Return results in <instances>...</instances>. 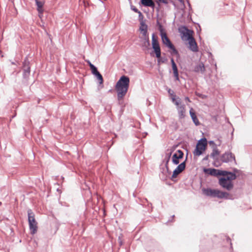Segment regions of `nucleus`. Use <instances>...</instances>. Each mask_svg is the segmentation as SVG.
Listing matches in <instances>:
<instances>
[{
    "label": "nucleus",
    "instance_id": "f257e3e1",
    "mask_svg": "<svg viewBox=\"0 0 252 252\" xmlns=\"http://www.w3.org/2000/svg\"><path fill=\"white\" fill-rule=\"evenodd\" d=\"M181 34V38L183 40L189 41V49L193 52L198 51V46L195 39L193 37V31L189 29L186 26H183L178 29Z\"/></svg>",
    "mask_w": 252,
    "mask_h": 252
},
{
    "label": "nucleus",
    "instance_id": "f03ea898",
    "mask_svg": "<svg viewBox=\"0 0 252 252\" xmlns=\"http://www.w3.org/2000/svg\"><path fill=\"white\" fill-rule=\"evenodd\" d=\"M130 80L128 76L122 75L116 83L115 90L117 93V97L119 100L123 98L126 94L129 86Z\"/></svg>",
    "mask_w": 252,
    "mask_h": 252
},
{
    "label": "nucleus",
    "instance_id": "7ed1b4c3",
    "mask_svg": "<svg viewBox=\"0 0 252 252\" xmlns=\"http://www.w3.org/2000/svg\"><path fill=\"white\" fill-rule=\"evenodd\" d=\"M28 222L31 234H34L37 230V222L34 217V214L31 209L28 210Z\"/></svg>",
    "mask_w": 252,
    "mask_h": 252
},
{
    "label": "nucleus",
    "instance_id": "20e7f679",
    "mask_svg": "<svg viewBox=\"0 0 252 252\" xmlns=\"http://www.w3.org/2000/svg\"><path fill=\"white\" fill-rule=\"evenodd\" d=\"M207 146V140L205 137L198 140L193 153L195 156H200L206 150Z\"/></svg>",
    "mask_w": 252,
    "mask_h": 252
},
{
    "label": "nucleus",
    "instance_id": "39448f33",
    "mask_svg": "<svg viewBox=\"0 0 252 252\" xmlns=\"http://www.w3.org/2000/svg\"><path fill=\"white\" fill-rule=\"evenodd\" d=\"M220 161L231 165L237 164L234 154L229 151L225 152L221 154L220 156Z\"/></svg>",
    "mask_w": 252,
    "mask_h": 252
},
{
    "label": "nucleus",
    "instance_id": "423d86ee",
    "mask_svg": "<svg viewBox=\"0 0 252 252\" xmlns=\"http://www.w3.org/2000/svg\"><path fill=\"white\" fill-rule=\"evenodd\" d=\"M152 45L156 57L158 58V62H159L161 55V50L157 38L156 37L154 33L152 36Z\"/></svg>",
    "mask_w": 252,
    "mask_h": 252
},
{
    "label": "nucleus",
    "instance_id": "0eeeda50",
    "mask_svg": "<svg viewBox=\"0 0 252 252\" xmlns=\"http://www.w3.org/2000/svg\"><path fill=\"white\" fill-rule=\"evenodd\" d=\"M219 183L221 187L228 190H231L233 187L232 182L227 180L225 177L220 178Z\"/></svg>",
    "mask_w": 252,
    "mask_h": 252
},
{
    "label": "nucleus",
    "instance_id": "6e6552de",
    "mask_svg": "<svg viewBox=\"0 0 252 252\" xmlns=\"http://www.w3.org/2000/svg\"><path fill=\"white\" fill-rule=\"evenodd\" d=\"M188 156V155H187ZM187 160V157H186V159L184 161L179 164L175 169L173 171L172 175V178H175L177 176L182 173L186 168V162Z\"/></svg>",
    "mask_w": 252,
    "mask_h": 252
},
{
    "label": "nucleus",
    "instance_id": "1a4fd4ad",
    "mask_svg": "<svg viewBox=\"0 0 252 252\" xmlns=\"http://www.w3.org/2000/svg\"><path fill=\"white\" fill-rule=\"evenodd\" d=\"M178 99L179 100L176 101L175 102V104L177 106V110H178V113L179 118L180 119H184L185 117V114H186V109H185V105H182L180 106L179 105V104L181 103L180 99L178 97Z\"/></svg>",
    "mask_w": 252,
    "mask_h": 252
},
{
    "label": "nucleus",
    "instance_id": "9d476101",
    "mask_svg": "<svg viewBox=\"0 0 252 252\" xmlns=\"http://www.w3.org/2000/svg\"><path fill=\"white\" fill-rule=\"evenodd\" d=\"M220 154V152L219 149L217 148V147L214 146L213 147V151L211 154H210V157L212 158L214 160V165L216 167H218L220 164L219 163V159L217 158V156H219Z\"/></svg>",
    "mask_w": 252,
    "mask_h": 252
},
{
    "label": "nucleus",
    "instance_id": "9b49d317",
    "mask_svg": "<svg viewBox=\"0 0 252 252\" xmlns=\"http://www.w3.org/2000/svg\"><path fill=\"white\" fill-rule=\"evenodd\" d=\"M184 153L181 150H178L173 155L172 161L173 164L178 165L180 163L179 160L183 158Z\"/></svg>",
    "mask_w": 252,
    "mask_h": 252
},
{
    "label": "nucleus",
    "instance_id": "f8f14e48",
    "mask_svg": "<svg viewBox=\"0 0 252 252\" xmlns=\"http://www.w3.org/2000/svg\"><path fill=\"white\" fill-rule=\"evenodd\" d=\"M216 194L215 196V197H218L219 198H225V199H233L236 197H233L232 194H230V193L224 192V191H221L218 189H216Z\"/></svg>",
    "mask_w": 252,
    "mask_h": 252
},
{
    "label": "nucleus",
    "instance_id": "ddd939ff",
    "mask_svg": "<svg viewBox=\"0 0 252 252\" xmlns=\"http://www.w3.org/2000/svg\"><path fill=\"white\" fill-rule=\"evenodd\" d=\"M90 69L93 74L95 75L99 81V84H102L103 82V77L100 72L98 71L97 67L94 65L91 66Z\"/></svg>",
    "mask_w": 252,
    "mask_h": 252
},
{
    "label": "nucleus",
    "instance_id": "4468645a",
    "mask_svg": "<svg viewBox=\"0 0 252 252\" xmlns=\"http://www.w3.org/2000/svg\"><path fill=\"white\" fill-rule=\"evenodd\" d=\"M203 193L207 196H211L213 197H215V194H216V189H211L210 188H207V189H202Z\"/></svg>",
    "mask_w": 252,
    "mask_h": 252
},
{
    "label": "nucleus",
    "instance_id": "2eb2a0df",
    "mask_svg": "<svg viewBox=\"0 0 252 252\" xmlns=\"http://www.w3.org/2000/svg\"><path fill=\"white\" fill-rule=\"evenodd\" d=\"M170 158L169 157H165L163 161L165 162V176L164 177H162V179L164 180H165L166 178L168 177V176L170 174L171 172L169 170V168L168 166V162L170 160ZM164 170V169H163Z\"/></svg>",
    "mask_w": 252,
    "mask_h": 252
},
{
    "label": "nucleus",
    "instance_id": "dca6fc26",
    "mask_svg": "<svg viewBox=\"0 0 252 252\" xmlns=\"http://www.w3.org/2000/svg\"><path fill=\"white\" fill-rule=\"evenodd\" d=\"M161 38L162 43L165 44L168 48L173 45L169 38L168 37L166 34H161Z\"/></svg>",
    "mask_w": 252,
    "mask_h": 252
},
{
    "label": "nucleus",
    "instance_id": "f3484780",
    "mask_svg": "<svg viewBox=\"0 0 252 252\" xmlns=\"http://www.w3.org/2000/svg\"><path fill=\"white\" fill-rule=\"evenodd\" d=\"M140 3L145 7H150L153 9L155 7V3L153 0H140Z\"/></svg>",
    "mask_w": 252,
    "mask_h": 252
},
{
    "label": "nucleus",
    "instance_id": "a211bd4d",
    "mask_svg": "<svg viewBox=\"0 0 252 252\" xmlns=\"http://www.w3.org/2000/svg\"><path fill=\"white\" fill-rule=\"evenodd\" d=\"M203 171L204 173L211 176L215 177L218 176L219 169L215 168H204Z\"/></svg>",
    "mask_w": 252,
    "mask_h": 252
},
{
    "label": "nucleus",
    "instance_id": "6ab92c4d",
    "mask_svg": "<svg viewBox=\"0 0 252 252\" xmlns=\"http://www.w3.org/2000/svg\"><path fill=\"white\" fill-rule=\"evenodd\" d=\"M22 69L24 71H28L29 72H31V67L30 66V62L28 59V58L26 57L25 59L24 62H23V66H22Z\"/></svg>",
    "mask_w": 252,
    "mask_h": 252
},
{
    "label": "nucleus",
    "instance_id": "aec40b11",
    "mask_svg": "<svg viewBox=\"0 0 252 252\" xmlns=\"http://www.w3.org/2000/svg\"><path fill=\"white\" fill-rule=\"evenodd\" d=\"M189 114L193 122L195 125V126H198L200 123L196 116L195 113L193 111V109L192 108L189 110Z\"/></svg>",
    "mask_w": 252,
    "mask_h": 252
},
{
    "label": "nucleus",
    "instance_id": "412c9836",
    "mask_svg": "<svg viewBox=\"0 0 252 252\" xmlns=\"http://www.w3.org/2000/svg\"><path fill=\"white\" fill-rule=\"evenodd\" d=\"M205 66L202 63H199L198 65H196L194 68V71L196 72H200L203 73L205 71Z\"/></svg>",
    "mask_w": 252,
    "mask_h": 252
},
{
    "label": "nucleus",
    "instance_id": "4be33fe9",
    "mask_svg": "<svg viewBox=\"0 0 252 252\" xmlns=\"http://www.w3.org/2000/svg\"><path fill=\"white\" fill-rule=\"evenodd\" d=\"M36 5L37 7V10L39 13H42L43 10V6L44 4V2L42 1H39L38 0H35Z\"/></svg>",
    "mask_w": 252,
    "mask_h": 252
},
{
    "label": "nucleus",
    "instance_id": "5701e85b",
    "mask_svg": "<svg viewBox=\"0 0 252 252\" xmlns=\"http://www.w3.org/2000/svg\"><path fill=\"white\" fill-rule=\"evenodd\" d=\"M165 89L167 91L169 95L171 96L172 102L175 103L176 101H175L176 95L175 94L174 91L167 87H165Z\"/></svg>",
    "mask_w": 252,
    "mask_h": 252
},
{
    "label": "nucleus",
    "instance_id": "b1692460",
    "mask_svg": "<svg viewBox=\"0 0 252 252\" xmlns=\"http://www.w3.org/2000/svg\"><path fill=\"white\" fill-rule=\"evenodd\" d=\"M225 177L227 180L232 182V180H234L236 179L237 176L235 173H232L231 172L228 171L227 175Z\"/></svg>",
    "mask_w": 252,
    "mask_h": 252
},
{
    "label": "nucleus",
    "instance_id": "393cba45",
    "mask_svg": "<svg viewBox=\"0 0 252 252\" xmlns=\"http://www.w3.org/2000/svg\"><path fill=\"white\" fill-rule=\"evenodd\" d=\"M150 45V40L149 37H146L144 39V41L142 43V47L145 49H148Z\"/></svg>",
    "mask_w": 252,
    "mask_h": 252
},
{
    "label": "nucleus",
    "instance_id": "a878e982",
    "mask_svg": "<svg viewBox=\"0 0 252 252\" xmlns=\"http://www.w3.org/2000/svg\"><path fill=\"white\" fill-rule=\"evenodd\" d=\"M171 63L172 65V68L173 71V73H177L178 72V68L177 66V65L176 63L174 62V60L173 58L171 59Z\"/></svg>",
    "mask_w": 252,
    "mask_h": 252
},
{
    "label": "nucleus",
    "instance_id": "bb28decb",
    "mask_svg": "<svg viewBox=\"0 0 252 252\" xmlns=\"http://www.w3.org/2000/svg\"><path fill=\"white\" fill-rule=\"evenodd\" d=\"M140 26L139 29L141 31L148 29V26L145 24V21L140 22Z\"/></svg>",
    "mask_w": 252,
    "mask_h": 252
},
{
    "label": "nucleus",
    "instance_id": "cd10ccee",
    "mask_svg": "<svg viewBox=\"0 0 252 252\" xmlns=\"http://www.w3.org/2000/svg\"><path fill=\"white\" fill-rule=\"evenodd\" d=\"M169 49L172 50V54L176 55L179 56V52L176 49L174 45H172Z\"/></svg>",
    "mask_w": 252,
    "mask_h": 252
},
{
    "label": "nucleus",
    "instance_id": "c85d7f7f",
    "mask_svg": "<svg viewBox=\"0 0 252 252\" xmlns=\"http://www.w3.org/2000/svg\"><path fill=\"white\" fill-rule=\"evenodd\" d=\"M228 173V171L219 170L218 176H223L224 177H226Z\"/></svg>",
    "mask_w": 252,
    "mask_h": 252
},
{
    "label": "nucleus",
    "instance_id": "c756f323",
    "mask_svg": "<svg viewBox=\"0 0 252 252\" xmlns=\"http://www.w3.org/2000/svg\"><path fill=\"white\" fill-rule=\"evenodd\" d=\"M157 23H158V29L160 32V35H161V34H166L165 32H164V30H163L162 26L158 21Z\"/></svg>",
    "mask_w": 252,
    "mask_h": 252
},
{
    "label": "nucleus",
    "instance_id": "7c9ffc66",
    "mask_svg": "<svg viewBox=\"0 0 252 252\" xmlns=\"http://www.w3.org/2000/svg\"><path fill=\"white\" fill-rule=\"evenodd\" d=\"M195 95L202 99H206L207 97L206 95L202 94L197 92H195Z\"/></svg>",
    "mask_w": 252,
    "mask_h": 252
},
{
    "label": "nucleus",
    "instance_id": "2f4dec72",
    "mask_svg": "<svg viewBox=\"0 0 252 252\" xmlns=\"http://www.w3.org/2000/svg\"><path fill=\"white\" fill-rule=\"evenodd\" d=\"M137 13H138V18H139V22H141L144 21V20H143L144 19V16L142 14V13L140 11Z\"/></svg>",
    "mask_w": 252,
    "mask_h": 252
},
{
    "label": "nucleus",
    "instance_id": "473e14b6",
    "mask_svg": "<svg viewBox=\"0 0 252 252\" xmlns=\"http://www.w3.org/2000/svg\"><path fill=\"white\" fill-rule=\"evenodd\" d=\"M30 74V72L28 71H24L23 73V77L24 79H27Z\"/></svg>",
    "mask_w": 252,
    "mask_h": 252
},
{
    "label": "nucleus",
    "instance_id": "72a5a7b5",
    "mask_svg": "<svg viewBox=\"0 0 252 252\" xmlns=\"http://www.w3.org/2000/svg\"><path fill=\"white\" fill-rule=\"evenodd\" d=\"M156 2L158 4V7L160 6V3H163L164 4H167L168 3L167 0H157Z\"/></svg>",
    "mask_w": 252,
    "mask_h": 252
},
{
    "label": "nucleus",
    "instance_id": "f704fd0d",
    "mask_svg": "<svg viewBox=\"0 0 252 252\" xmlns=\"http://www.w3.org/2000/svg\"><path fill=\"white\" fill-rule=\"evenodd\" d=\"M130 9L136 13H138L139 11V10L133 5H130Z\"/></svg>",
    "mask_w": 252,
    "mask_h": 252
},
{
    "label": "nucleus",
    "instance_id": "c9c22d12",
    "mask_svg": "<svg viewBox=\"0 0 252 252\" xmlns=\"http://www.w3.org/2000/svg\"><path fill=\"white\" fill-rule=\"evenodd\" d=\"M147 31H148V29H146L144 31H141L143 35L145 37V38L146 37H148V36L147 35Z\"/></svg>",
    "mask_w": 252,
    "mask_h": 252
},
{
    "label": "nucleus",
    "instance_id": "e433bc0d",
    "mask_svg": "<svg viewBox=\"0 0 252 252\" xmlns=\"http://www.w3.org/2000/svg\"><path fill=\"white\" fill-rule=\"evenodd\" d=\"M173 74H174V77L175 78L176 80L179 81V73H178V72L175 73H173Z\"/></svg>",
    "mask_w": 252,
    "mask_h": 252
},
{
    "label": "nucleus",
    "instance_id": "4c0bfd02",
    "mask_svg": "<svg viewBox=\"0 0 252 252\" xmlns=\"http://www.w3.org/2000/svg\"><path fill=\"white\" fill-rule=\"evenodd\" d=\"M226 241L227 243H229L230 246L232 245V243H231V239H230L229 237H226Z\"/></svg>",
    "mask_w": 252,
    "mask_h": 252
},
{
    "label": "nucleus",
    "instance_id": "58836bf2",
    "mask_svg": "<svg viewBox=\"0 0 252 252\" xmlns=\"http://www.w3.org/2000/svg\"><path fill=\"white\" fill-rule=\"evenodd\" d=\"M209 143L210 144V145H213V147L214 146H216L217 147V145L215 143V142H214V141H209Z\"/></svg>",
    "mask_w": 252,
    "mask_h": 252
},
{
    "label": "nucleus",
    "instance_id": "ea45409f",
    "mask_svg": "<svg viewBox=\"0 0 252 252\" xmlns=\"http://www.w3.org/2000/svg\"><path fill=\"white\" fill-rule=\"evenodd\" d=\"M118 241H119V243L120 246H122L123 245V243L122 240H121V238L120 236L118 238Z\"/></svg>",
    "mask_w": 252,
    "mask_h": 252
},
{
    "label": "nucleus",
    "instance_id": "a19ab883",
    "mask_svg": "<svg viewBox=\"0 0 252 252\" xmlns=\"http://www.w3.org/2000/svg\"><path fill=\"white\" fill-rule=\"evenodd\" d=\"M209 158V155H207L206 156H205V157L203 158V160H204V161H207V160H208Z\"/></svg>",
    "mask_w": 252,
    "mask_h": 252
},
{
    "label": "nucleus",
    "instance_id": "79ce46f5",
    "mask_svg": "<svg viewBox=\"0 0 252 252\" xmlns=\"http://www.w3.org/2000/svg\"><path fill=\"white\" fill-rule=\"evenodd\" d=\"M172 151H171L169 153L166 154V157H169V158H170L171 156L172 155Z\"/></svg>",
    "mask_w": 252,
    "mask_h": 252
},
{
    "label": "nucleus",
    "instance_id": "37998d69",
    "mask_svg": "<svg viewBox=\"0 0 252 252\" xmlns=\"http://www.w3.org/2000/svg\"><path fill=\"white\" fill-rule=\"evenodd\" d=\"M233 173H235V174H236V173H238V171H239V170L236 169V168H233Z\"/></svg>",
    "mask_w": 252,
    "mask_h": 252
},
{
    "label": "nucleus",
    "instance_id": "c03bdc74",
    "mask_svg": "<svg viewBox=\"0 0 252 252\" xmlns=\"http://www.w3.org/2000/svg\"><path fill=\"white\" fill-rule=\"evenodd\" d=\"M87 63H88V64H89V65L90 67H91V66L92 65H94V64H92V63H91V62H90V61H89V60L87 61Z\"/></svg>",
    "mask_w": 252,
    "mask_h": 252
},
{
    "label": "nucleus",
    "instance_id": "a18cd8bd",
    "mask_svg": "<svg viewBox=\"0 0 252 252\" xmlns=\"http://www.w3.org/2000/svg\"><path fill=\"white\" fill-rule=\"evenodd\" d=\"M160 62H161L162 63H164V60H162L161 57H160V59L159 60V62H158V63H159Z\"/></svg>",
    "mask_w": 252,
    "mask_h": 252
},
{
    "label": "nucleus",
    "instance_id": "49530a36",
    "mask_svg": "<svg viewBox=\"0 0 252 252\" xmlns=\"http://www.w3.org/2000/svg\"><path fill=\"white\" fill-rule=\"evenodd\" d=\"M185 100L189 101V99L188 97H186Z\"/></svg>",
    "mask_w": 252,
    "mask_h": 252
},
{
    "label": "nucleus",
    "instance_id": "de8ad7c7",
    "mask_svg": "<svg viewBox=\"0 0 252 252\" xmlns=\"http://www.w3.org/2000/svg\"><path fill=\"white\" fill-rule=\"evenodd\" d=\"M11 63H12V64H15L14 62H11Z\"/></svg>",
    "mask_w": 252,
    "mask_h": 252
},
{
    "label": "nucleus",
    "instance_id": "09e8293b",
    "mask_svg": "<svg viewBox=\"0 0 252 252\" xmlns=\"http://www.w3.org/2000/svg\"><path fill=\"white\" fill-rule=\"evenodd\" d=\"M220 143H218L217 146H220Z\"/></svg>",
    "mask_w": 252,
    "mask_h": 252
},
{
    "label": "nucleus",
    "instance_id": "8fccbe9b",
    "mask_svg": "<svg viewBox=\"0 0 252 252\" xmlns=\"http://www.w3.org/2000/svg\"><path fill=\"white\" fill-rule=\"evenodd\" d=\"M2 52L0 50V55H1Z\"/></svg>",
    "mask_w": 252,
    "mask_h": 252
},
{
    "label": "nucleus",
    "instance_id": "3c124183",
    "mask_svg": "<svg viewBox=\"0 0 252 252\" xmlns=\"http://www.w3.org/2000/svg\"><path fill=\"white\" fill-rule=\"evenodd\" d=\"M174 217H175V216H174V215H173L172 217V218H174Z\"/></svg>",
    "mask_w": 252,
    "mask_h": 252
}]
</instances>
